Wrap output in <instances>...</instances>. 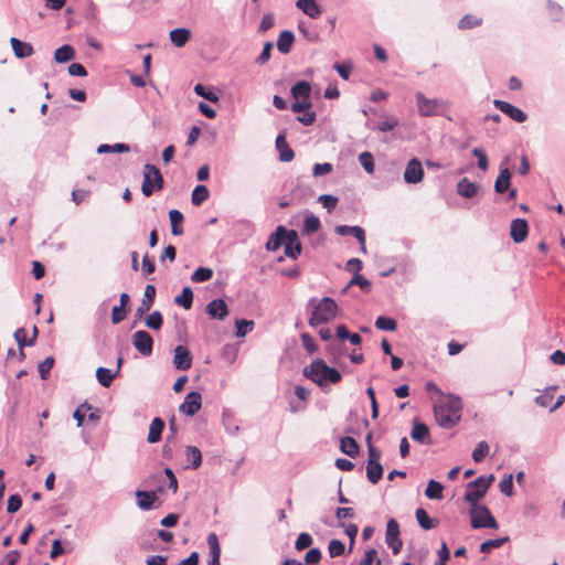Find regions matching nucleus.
<instances>
[{
    "label": "nucleus",
    "mask_w": 565,
    "mask_h": 565,
    "mask_svg": "<svg viewBox=\"0 0 565 565\" xmlns=\"http://www.w3.org/2000/svg\"><path fill=\"white\" fill-rule=\"evenodd\" d=\"M303 375L318 384L320 387H323L328 384H337L342 379L341 373L337 369L328 366L327 363L321 359H317L309 365L305 366Z\"/></svg>",
    "instance_id": "f03ea898"
},
{
    "label": "nucleus",
    "mask_w": 565,
    "mask_h": 565,
    "mask_svg": "<svg viewBox=\"0 0 565 565\" xmlns=\"http://www.w3.org/2000/svg\"><path fill=\"white\" fill-rule=\"evenodd\" d=\"M285 255L296 259L301 253V243L299 242L298 234L294 230H287V235L284 241Z\"/></svg>",
    "instance_id": "ddd939ff"
},
{
    "label": "nucleus",
    "mask_w": 565,
    "mask_h": 565,
    "mask_svg": "<svg viewBox=\"0 0 565 565\" xmlns=\"http://www.w3.org/2000/svg\"><path fill=\"white\" fill-rule=\"evenodd\" d=\"M210 192L205 185H196L192 192V204L200 206L209 199Z\"/></svg>",
    "instance_id": "58836bf2"
},
{
    "label": "nucleus",
    "mask_w": 565,
    "mask_h": 565,
    "mask_svg": "<svg viewBox=\"0 0 565 565\" xmlns=\"http://www.w3.org/2000/svg\"><path fill=\"white\" fill-rule=\"evenodd\" d=\"M202 406V396L199 392H190L184 402L179 406L180 413L188 416L195 415Z\"/></svg>",
    "instance_id": "f8f14e48"
},
{
    "label": "nucleus",
    "mask_w": 565,
    "mask_h": 565,
    "mask_svg": "<svg viewBox=\"0 0 565 565\" xmlns=\"http://www.w3.org/2000/svg\"><path fill=\"white\" fill-rule=\"evenodd\" d=\"M287 235V230L280 225L276 228L275 233H273L269 239L266 243V248L268 250H277L280 246L284 245L285 237Z\"/></svg>",
    "instance_id": "5701e85b"
},
{
    "label": "nucleus",
    "mask_w": 565,
    "mask_h": 565,
    "mask_svg": "<svg viewBox=\"0 0 565 565\" xmlns=\"http://www.w3.org/2000/svg\"><path fill=\"white\" fill-rule=\"evenodd\" d=\"M312 544V537L309 533H300L296 540L295 548L303 551Z\"/></svg>",
    "instance_id": "bf43d9fd"
},
{
    "label": "nucleus",
    "mask_w": 565,
    "mask_h": 565,
    "mask_svg": "<svg viewBox=\"0 0 565 565\" xmlns=\"http://www.w3.org/2000/svg\"><path fill=\"white\" fill-rule=\"evenodd\" d=\"M276 148L279 152V159L282 162H290L295 158L294 150L288 146L285 134H279L276 138Z\"/></svg>",
    "instance_id": "6ab92c4d"
},
{
    "label": "nucleus",
    "mask_w": 565,
    "mask_h": 565,
    "mask_svg": "<svg viewBox=\"0 0 565 565\" xmlns=\"http://www.w3.org/2000/svg\"><path fill=\"white\" fill-rule=\"evenodd\" d=\"M156 292H157V290L153 285L146 286L143 298L141 300L140 306L137 309V312L139 316L148 312L151 309L153 301H154Z\"/></svg>",
    "instance_id": "412c9836"
},
{
    "label": "nucleus",
    "mask_w": 565,
    "mask_h": 565,
    "mask_svg": "<svg viewBox=\"0 0 565 565\" xmlns=\"http://www.w3.org/2000/svg\"><path fill=\"white\" fill-rule=\"evenodd\" d=\"M118 375V373L115 371L113 372L109 369L106 367H98L96 370V377L99 384L104 387H109L114 381V379Z\"/></svg>",
    "instance_id": "2f4dec72"
},
{
    "label": "nucleus",
    "mask_w": 565,
    "mask_h": 565,
    "mask_svg": "<svg viewBox=\"0 0 565 565\" xmlns=\"http://www.w3.org/2000/svg\"><path fill=\"white\" fill-rule=\"evenodd\" d=\"M186 459L191 461L192 468L198 469L202 463L201 450L195 446H188L185 450Z\"/></svg>",
    "instance_id": "ea45409f"
},
{
    "label": "nucleus",
    "mask_w": 565,
    "mask_h": 565,
    "mask_svg": "<svg viewBox=\"0 0 565 565\" xmlns=\"http://www.w3.org/2000/svg\"><path fill=\"white\" fill-rule=\"evenodd\" d=\"M137 504L141 510H150L153 503L158 500L156 491L137 490L136 493Z\"/></svg>",
    "instance_id": "aec40b11"
},
{
    "label": "nucleus",
    "mask_w": 565,
    "mask_h": 565,
    "mask_svg": "<svg viewBox=\"0 0 565 565\" xmlns=\"http://www.w3.org/2000/svg\"><path fill=\"white\" fill-rule=\"evenodd\" d=\"M169 218L171 223V233L177 236L182 235L183 228L181 224L183 222V214L178 210H171L169 212Z\"/></svg>",
    "instance_id": "72a5a7b5"
},
{
    "label": "nucleus",
    "mask_w": 565,
    "mask_h": 565,
    "mask_svg": "<svg viewBox=\"0 0 565 565\" xmlns=\"http://www.w3.org/2000/svg\"><path fill=\"white\" fill-rule=\"evenodd\" d=\"M163 177L160 170L153 166L147 163L143 169V181L141 191L145 196H150L154 190H161L163 188Z\"/></svg>",
    "instance_id": "39448f33"
},
{
    "label": "nucleus",
    "mask_w": 565,
    "mask_h": 565,
    "mask_svg": "<svg viewBox=\"0 0 565 565\" xmlns=\"http://www.w3.org/2000/svg\"><path fill=\"white\" fill-rule=\"evenodd\" d=\"M173 364L177 370L186 371L192 366V355L184 345H178L174 349Z\"/></svg>",
    "instance_id": "4468645a"
},
{
    "label": "nucleus",
    "mask_w": 565,
    "mask_h": 565,
    "mask_svg": "<svg viewBox=\"0 0 565 565\" xmlns=\"http://www.w3.org/2000/svg\"><path fill=\"white\" fill-rule=\"evenodd\" d=\"M207 545L210 548L211 559L209 561V565H221V546L218 543L217 535L215 533H210L207 536Z\"/></svg>",
    "instance_id": "4be33fe9"
},
{
    "label": "nucleus",
    "mask_w": 565,
    "mask_h": 565,
    "mask_svg": "<svg viewBox=\"0 0 565 565\" xmlns=\"http://www.w3.org/2000/svg\"><path fill=\"white\" fill-rule=\"evenodd\" d=\"M489 452V445L486 441H480L472 451V459L476 462H481Z\"/></svg>",
    "instance_id": "864d4df0"
},
{
    "label": "nucleus",
    "mask_w": 565,
    "mask_h": 565,
    "mask_svg": "<svg viewBox=\"0 0 565 565\" xmlns=\"http://www.w3.org/2000/svg\"><path fill=\"white\" fill-rule=\"evenodd\" d=\"M311 86L308 82L301 81L291 87V96L295 100H310Z\"/></svg>",
    "instance_id": "393cba45"
},
{
    "label": "nucleus",
    "mask_w": 565,
    "mask_h": 565,
    "mask_svg": "<svg viewBox=\"0 0 565 565\" xmlns=\"http://www.w3.org/2000/svg\"><path fill=\"white\" fill-rule=\"evenodd\" d=\"M191 38L189 29L179 28L170 32V40L177 47L184 46Z\"/></svg>",
    "instance_id": "c85d7f7f"
},
{
    "label": "nucleus",
    "mask_w": 565,
    "mask_h": 565,
    "mask_svg": "<svg viewBox=\"0 0 565 565\" xmlns=\"http://www.w3.org/2000/svg\"><path fill=\"white\" fill-rule=\"evenodd\" d=\"M493 480L494 476L491 475L489 477L480 476L476 480L469 482L467 484L465 500L470 504H478V501L486 495Z\"/></svg>",
    "instance_id": "20e7f679"
},
{
    "label": "nucleus",
    "mask_w": 565,
    "mask_h": 565,
    "mask_svg": "<svg viewBox=\"0 0 565 565\" xmlns=\"http://www.w3.org/2000/svg\"><path fill=\"white\" fill-rule=\"evenodd\" d=\"M174 302L178 306L183 307L184 309L189 310L192 308L193 305V291L190 287H184L182 289V292L174 298Z\"/></svg>",
    "instance_id": "f704fd0d"
},
{
    "label": "nucleus",
    "mask_w": 565,
    "mask_h": 565,
    "mask_svg": "<svg viewBox=\"0 0 565 565\" xmlns=\"http://www.w3.org/2000/svg\"><path fill=\"white\" fill-rule=\"evenodd\" d=\"M295 41V35L291 31H282L280 32L277 40V49L280 53L287 54L290 52L292 44Z\"/></svg>",
    "instance_id": "cd10ccee"
},
{
    "label": "nucleus",
    "mask_w": 565,
    "mask_h": 565,
    "mask_svg": "<svg viewBox=\"0 0 565 565\" xmlns=\"http://www.w3.org/2000/svg\"><path fill=\"white\" fill-rule=\"evenodd\" d=\"M92 405L87 402L83 403L79 407L75 409L73 413V417L77 423V427H81L83 425L84 418H85V411H90Z\"/></svg>",
    "instance_id": "e2e57ef3"
},
{
    "label": "nucleus",
    "mask_w": 565,
    "mask_h": 565,
    "mask_svg": "<svg viewBox=\"0 0 565 565\" xmlns=\"http://www.w3.org/2000/svg\"><path fill=\"white\" fill-rule=\"evenodd\" d=\"M493 105L497 109H499L500 111H502L516 122H524L527 119L526 114L522 109L513 106L508 102L494 99Z\"/></svg>",
    "instance_id": "9b49d317"
},
{
    "label": "nucleus",
    "mask_w": 565,
    "mask_h": 565,
    "mask_svg": "<svg viewBox=\"0 0 565 565\" xmlns=\"http://www.w3.org/2000/svg\"><path fill=\"white\" fill-rule=\"evenodd\" d=\"M74 56H75V51L68 44L62 45L54 53V60L57 63H65L67 61H71L72 58H74Z\"/></svg>",
    "instance_id": "c9c22d12"
},
{
    "label": "nucleus",
    "mask_w": 565,
    "mask_h": 565,
    "mask_svg": "<svg viewBox=\"0 0 565 565\" xmlns=\"http://www.w3.org/2000/svg\"><path fill=\"white\" fill-rule=\"evenodd\" d=\"M132 344L138 352L148 356L152 353L153 340L152 337L143 330H139L132 335Z\"/></svg>",
    "instance_id": "9d476101"
},
{
    "label": "nucleus",
    "mask_w": 565,
    "mask_h": 565,
    "mask_svg": "<svg viewBox=\"0 0 565 565\" xmlns=\"http://www.w3.org/2000/svg\"><path fill=\"white\" fill-rule=\"evenodd\" d=\"M399 537V525L395 519H390L386 524L385 542Z\"/></svg>",
    "instance_id": "37998d69"
},
{
    "label": "nucleus",
    "mask_w": 565,
    "mask_h": 565,
    "mask_svg": "<svg viewBox=\"0 0 565 565\" xmlns=\"http://www.w3.org/2000/svg\"><path fill=\"white\" fill-rule=\"evenodd\" d=\"M359 286L362 290L365 292H369L371 290V282L367 278L364 276L358 274H354L353 278L350 280L348 287L350 286Z\"/></svg>",
    "instance_id": "603ef678"
},
{
    "label": "nucleus",
    "mask_w": 565,
    "mask_h": 565,
    "mask_svg": "<svg viewBox=\"0 0 565 565\" xmlns=\"http://www.w3.org/2000/svg\"><path fill=\"white\" fill-rule=\"evenodd\" d=\"M529 234V225L524 218H515L511 222L510 235L514 243L524 242Z\"/></svg>",
    "instance_id": "dca6fc26"
},
{
    "label": "nucleus",
    "mask_w": 565,
    "mask_h": 565,
    "mask_svg": "<svg viewBox=\"0 0 565 565\" xmlns=\"http://www.w3.org/2000/svg\"><path fill=\"white\" fill-rule=\"evenodd\" d=\"M462 403L454 395H441L434 404L437 424L443 428H452L461 418Z\"/></svg>",
    "instance_id": "f257e3e1"
},
{
    "label": "nucleus",
    "mask_w": 565,
    "mask_h": 565,
    "mask_svg": "<svg viewBox=\"0 0 565 565\" xmlns=\"http://www.w3.org/2000/svg\"><path fill=\"white\" fill-rule=\"evenodd\" d=\"M335 233L341 236L353 235L361 245V250L366 253V238L365 232L360 226H348V225H338L334 228Z\"/></svg>",
    "instance_id": "2eb2a0df"
},
{
    "label": "nucleus",
    "mask_w": 565,
    "mask_h": 565,
    "mask_svg": "<svg viewBox=\"0 0 565 565\" xmlns=\"http://www.w3.org/2000/svg\"><path fill=\"white\" fill-rule=\"evenodd\" d=\"M471 526L473 529H494L499 527L498 522L486 505L471 504Z\"/></svg>",
    "instance_id": "423d86ee"
},
{
    "label": "nucleus",
    "mask_w": 565,
    "mask_h": 565,
    "mask_svg": "<svg viewBox=\"0 0 565 565\" xmlns=\"http://www.w3.org/2000/svg\"><path fill=\"white\" fill-rule=\"evenodd\" d=\"M321 226L320 220L315 215L306 216L303 222V231L307 234L316 233Z\"/></svg>",
    "instance_id": "de8ad7c7"
},
{
    "label": "nucleus",
    "mask_w": 565,
    "mask_h": 565,
    "mask_svg": "<svg viewBox=\"0 0 565 565\" xmlns=\"http://www.w3.org/2000/svg\"><path fill=\"white\" fill-rule=\"evenodd\" d=\"M416 103L418 113L424 117L439 115L444 106L439 99H429L420 92L416 93Z\"/></svg>",
    "instance_id": "6e6552de"
},
{
    "label": "nucleus",
    "mask_w": 565,
    "mask_h": 565,
    "mask_svg": "<svg viewBox=\"0 0 565 565\" xmlns=\"http://www.w3.org/2000/svg\"><path fill=\"white\" fill-rule=\"evenodd\" d=\"M341 451H343L349 457L354 458L359 454V444L352 437H343L340 443Z\"/></svg>",
    "instance_id": "473e14b6"
},
{
    "label": "nucleus",
    "mask_w": 565,
    "mask_h": 565,
    "mask_svg": "<svg viewBox=\"0 0 565 565\" xmlns=\"http://www.w3.org/2000/svg\"><path fill=\"white\" fill-rule=\"evenodd\" d=\"M213 277V270L207 267H199L191 276L193 282H204Z\"/></svg>",
    "instance_id": "79ce46f5"
},
{
    "label": "nucleus",
    "mask_w": 565,
    "mask_h": 565,
    "mask_svg": "<svg viewBox=\"0 0 565 565\" xmlns=\"http://www.w3.org/2000/svg\"><path fill=\"white\" fill-rule=\"evenodd\" d=\"M411 437L420 444L429 445L431 443L429 429L426 424L418 422L417 419L413 420V428L411 431Z\"/></svg>",
    "instance_id": "f3484780"
},
{
    "label": "nucleus",
    "mask_w": 565,
    "mask_h": 565,
    "mask_svg": "<svg viewBox=\"0 0 565 565\" xmlns=\"http://www.w3.org/2000/svg\"><path fill=\"white\" fill-rule=\"evenodd\" d=\"M163 428L164 422L160 417L153 418L149 427V434L147 437L148 443H158L161 439Z\"/></svg>",
    "instance_id": "bb28decb"
},
{
    "label": "nucleus",
    "mask_w": 565,
    "mask_h": 565,
    "mask_svg": "<svg viewBox=\"0 0 565 565\" xmlns=\"http://www.w3.org/2000/svg\"><path fill=\"white\" fill-rule=\"evenodd\" d=\"M376 555V550H367L359 565H381V559Z\"/></svg>",
    "instance_id": "6e6d98bb"
},
{
    "label": "nucleus",
    "mask_w": 565,
    "mask_h": 565,
    "mask_svg": "<svg viewBox=\"0 0 565 565\" xmlns=\"http://www.w3.org/2000/svg\"><path fill=\"white\" fill-rule=\"evenodd\" d=\"M129 146L126 143H115L114 146L104 143L97 148L98 153H109V152H128Z\"/></svg>",
    "instance_id": "49530a36"
},
{
    "label": "nucleus",
    "mask_w": 565,
    "mask_h": 565,
    "mask_svg": "<svg viewBox=\"0 0 565 565\" xmlns=\"http://www.w3.org/2000/svg\"><path fill=\"white\" fill-rule=\"evenodd\" d=\"M352 64L351 63H335L334 70L338 72V74L341 76V78L348 81L350 77V74L352 72Z\"/></svg>",
    "instance_id": "338daca9"
},
{
    "label": "nucleus",
    "mask_w": 565,
    "mask_h": 565,
    "mask_svg": "<svg viewBox=\"0 0 565 565\" xmlns=\"http://www.w3.org/2000/svg\"><path fill=\"white\" fill-rule=\"evenodd\" d=\"M443 490L444 487L441 483L435 480H429L427 488L425 490V494L428 499L440 500L443 499Z\"/></svg>",
    "instance_id": "e433bc0d"
},
{
    "label": "nucleus",
    "mask_w": 565,
    "mask_h": 565,
    "mask_svg": "<svg viewBox=\"0 0 565 565\" xmlns=\"http://www.w3.org/2000/svg\"><path fill=\"white\" fill-rule=\"evenodd\" d=\"M375 327L380 330H385V331H395L396 328H397V323L394 319L392 318H388V317H384V316H380L376 320H375Z\"/></svg>",
    "instance_id": "a18cd8bd"
},
{
    "label": "nucleus",
    "mask_w": 565,
    "mask_h": 565,
    "mask_svg": "<svg viewBox=\"0 0 565 565\" xmlns=\"http://www.w3.org/2000/svg\"><path fill=\"white\" fill-rule=\"evenodd\" d=\"M301 343L302 347L309 352L313 353L317 351V345L315 343V339L309 333L301 334Z\"/></svg>",
    "instance_id": "774afa93"
},
{
    "label": "nucleus",
    "mask_w": 565,
    "mask_h": 565,
    "mask_svg": "<svg viewBox=\"0 0 565 565\" xmlns=\"http://www.w3.org/2000/svg\"><path fill=\"white\" fill-rule=\"evenodd\" d=\"M14 339L18 345L20 347L21 356H24V352L22 350L23 347H31L34 344V338H31L29 340L26 339V330L24 328H19L14 331Z\"/></svg>",
    "instance_id": "a19ab883"
},
{
    "label": "nucleus",
    "mask_w": 565,
    "mask_h": 565,
    "mask_svg": "<svg viewBox=\"0 0 565 565\" xmlns=\"http://www.w3.org/2000/svg\"><path fill=\"white\" fill-rule=\"evenodd\" d=\"M318 201L326 207L329 212L333 211L339 202L338 198L331 194H322L318 198Z\"/></svg>",
    "instance_id": "4d7b16f0"
},
{
    "label": "nucleus",
    "mask_w": 565,
    "mask_h": 565,
    "mask_svg": "<svg viewBox=\"0 0 565 565\" xmlns=\"http://www.w3.org/2000/svg\"><path fill=\"white\" fill-rule=\"evenodd\" d=\"M416 519L418 521V524L424 530H430L436 526L434 521L429 518L428 513L423 508L416 510Z\"/></svg>",
    "instance_id": "c03bdc74"
},
{
    "label": "nucleus",
    "mask_w": 565,
    "mask_h": 565,
    "mask_svg": "<svg viewBox=\"0 0 565 565\" xmlns=\"http://www.w3.org/2000/svg\"><path fill=\"white\" fill-rule=\"evenodd\" d=\"M254 321L252 320H236V335L245 337L249 331L253 330Z\"/></svg>",
    "instance_id": "5fc2aeb1"
},
{
    "label": "nucleus",
    "mask_w": 565,
    "mask_h": 565,
    "mask_svg": "<svg viewBox=\"0 0 565 565\" xmlns=\"http://www.w3.org/2000/svg\"><path fill=\"white\" fill-rule=\"evenodd\" d=\"M381 451L373 445H370V455L366 463V477L369 481L376 484L383 477V467L380 463Z\"/></svg>",
    "instance_id": "0eeeda50"
},
{
    "label": "nucleus",
    "mask_w": 565,
    "mask_h": 565,
    "mask_svg": "<svg viewBox=\"0 0 565 565\" xmlns=\"http://www.w3.org/2000/svg\"><path fill=\"white\" fill-rule=\"evenodd\" d=\"M505 541L507 539H495L486 541L480 545V552L490 553L493 548L501 547Z\"/></svg>",
    "instance_id": "052dcab7"
},
{
    "label": "nucleus",
    "mask_w": 565,
    "mask_h": 565,
    "mask_svg": "<svg viewBox=\"0 0 565 565\" xmlns=\"http://www.w3.org/2000/svg\"><path fill=\"white\" fill-rule=\"evenodd\" d=\"M10 44L12 46L14 55L19 58L31 56L34 52L30 43L22 42L17 38H11Z\"/></svg>",
    "instance_id": "b1692460"
},
{
    "label": "nucleus",
    "mask_w": 565,
    "mask_h": 565,
    "mask_svg": "<svg viewBox=\"0 0 565 565\" xmlns=\"http://www.w3.org/2000/svg\"><path fill=\"white\" fill-rule=\"evenodd\" d=\"M53 365L54 359L52 356L46 358L43 362L39 364V373L42 380L47 379Z\"/></svg>",
    "instance_id": "680f3d73"
},
{
    "label": "nucleus",
    "mask_w": 565,
    "mask_h": 565,
    "mask_svg": "<svg viewBox=\"0 0 565 565\" xmlns=\"http://www.w3.org/2000/svg\"><path fill=\"white\" fill-rule=\"evenodd\" d=\"M163 318L159 311H153L146 319V326L153 330H159L162 327Z\"/></svg>",
    "instance_id": "3c124183"
},
{
    "label": "nucleus",
    "mask_w": 565,
    "mask_h": 565,
    "mask_svg": "<svg viewBox=\"0 0 565 565\" xmlns=\"http://www.w3.org/2000/svg\"><path fill=\"white\" fill-rule=\"evenodd\" d=\"M547 11H548L550 18L554 21L561 20L562 15H563L562 6L554 0H547Z\"/></svg>",
    "instance_id": "8fccbe9b"
},
{
    "label": "nucleus",
    "mask_w": 565,
    "mask_h": 565,
    "mask_svg": "<svg viewBox=\"0 0 565 565\" xmlns=\"http://www.w3.org/2000/svg\"><path fill=\"white\" fill-rule=\"evenodd\" d=\"M479 186L475 182H470L467 178H463L457 184V192L463 198H472L477 194Z\"/></svg>",
    "instance_id": "c756f323"
},
{
    "label": "nucleus",
    "mask_w": 565,
    "mask_h": 565,
    "mask_svg": "<svg viewBox=\"0 0 565 565\" xmlns=\"http://www.w3.org/2000/svg\"><path fill=\"white\" fill-rule=\"evenodd\" d=\"M345 546L340 540H331L328 551L331 557L340 556L344 553Z\"/></svg>",
    "instance_id": "13d9d810"
},
{
    "label": "nucleus",
    "mask_w": 565,
    "mask_h": 565,
    "mask_svg": "<svg viewBox=\"0 0 565 565\" xmlns=\"http://www.w3.org/2000/svg\"><path fill=\"white\" fill-rule=\"evenodd\" d=\"M339 312V307L330 297H323L315 307L309 318L311 327H318L333 320Z\"/></svg>",
    "instance_id": "7ed1b4c3"
},
{
    "label": "nucleus",
    "mask_w": 565,
    "mask_h": 565,
    "mask_svg": "<svg viewBox=\"0 0 565 565\" xmlns=\"http://www.w3.org/2000/svg\"><path fill=\"white\" fill-rule=\"evenodd\" d=\"M194 92L196 95H199L212 103H215L218 100V96L212 92H207L202 84H196L194 86Z\"/></svg>",
    "instance_id": "0e129e2a"
},
{
    "label": "nucleus",
    "mask_w": 565,
    "mask_h": 565,
    "mask_svg": "<svg viewBox=\"0 0 565 565\" xmlns=\"http://www.w3.org/2000/svg\"><path fill=\"white\" fill-rule=\"evenodd\" d=\"M482 24V18L476 15V14H466L460 19L458 22V28L460 30H468L476 26H480Z\"/></svg>",
    "instance_id": "4c0bfd02"
},
{
    "label": "nucleus",
    "mask_w": 565,
    "mask_h": 565,
    "mask_svg": "<svg viewBox=\"0 0 565 565\" xmlns=\"http://www.w3.org/2000/svg\"><path fill=\"white\" fill-rule=\"evenodd\" d=\"M403 178L406 183H419L424 178V169L420 160L417 158L411 159L405 168Z\"/></svg>",
    "instance_id": "1a4fd4ad"
},
{
    "label": "nucleus",
    "mask_w": 565,
    "mask_h": 565,
    "mask_svg": "<svg viewBox=\"0 0 565 565\" xmlns=\"http://www.w3.org/2000/svg\"><path fill=\"white\" fill-rule=\"evenodd\" d=\"M360 163L367 173L374 172V158L369 151H364L359 156Z\"/></svg>",
    "instance_id": "09e8293b"
},
{
    "label": "nucleus",
    "mask_w": 565,
    "mask_h": 565,
    "mask_svg": "<svg viewBox=\"0 0 565 565\" xmlns=\"http://www.w3.org/2000/svg\"><path fill=\"white\" fill-rule=\"evenodd\" d=\"M296 6L312 19H317L321 14V9L315 0H298Z\"/></svg>",
    "instance_id": "a878e982"
},
{
    "label": "nucleus",
    "mask_w": 565,
    "mask_h": 565,
    "mask_svg": "<svg viewBox=\"0 0 565 565\" xmlns=\"http://www.w3.org/2000/svg\"><path fill=\"white\" fill-rule=\"evenodd\" d=\"M206 312L212 319L223 320L227 313V305L222 299H214L206 306Z\"/></svg>",
    "instance_id": "a211bd4d"
},
{
    "label": "nucleus",
    "mask_w": 565,
    "mask_h": 565,
    "mask_svg": "<svg viewBox=\"0 0 565 565\" xmlns=\"http://www.w3.org/2000/svg\"><path fill=\"white\" fill-rule=\"evenodd\" d=\"M22 505V499L19 494H12L8 499L7 511L8 513H15Z\"/></svg>",
    "instance_id": "69168bd1"
},
{
    "label": "nucleus",
    "mask_w": 565,
    "mask_h": 565,
    "mask_svg": "<svg viewBox=\"0 0 565 565\" xmlns=\"http://www.w3.org/2000/svg\"><path fill=\"white\" fill-rule=\"evenodd\" d=\"M511 172L508 168L500 170V173L494 182V190L497 193H504L510 188Z\"/></svg>",
    "instance_id": "7c9ffc66"
}]
</instances>
